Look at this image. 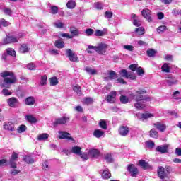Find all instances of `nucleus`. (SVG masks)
Here are the masks:
<instances>
[{"label":"nucleus","instance_id":"1","mask_svg":"<svg viewBox=\"0 0 181 181\" xmlns=\"http://www.w3.org/2000/svg\"><path fill=\"white\" fill-rule=\"evenodd\" d=\"M145 94H146V90L139 88L136 90L135 94L131 93L129 95L130 98L136 101L134 104V107L136 110H144V108H145L146 101H151V97Z\"/></svg>","mask_w":181,"mask_h":181},{"label":"nucleus","instance_id":"2","mask_svg":"<svg viewBox=\"0 0 181 181\" xmlns=\"http://www.w3.org/2000/svg\"><path fill=\"white\" fill-rule=\"evenodd\" d=\"M0 76L4 78L3 83L0 86L4 88H11V86L16 84V81H18L16 75L11 71H4L0 74Z\"/></svg>","mask_w":181,"mask_h":181},{"label":"nucleus","instance_id":"3","mask_svg":"<svg viewBox=\"0 0 181 181\" xmlns=\"http://www.w3.org/2000/svg\"><path fill=\"white\" fill-rule=\"evenodd\" d=\"M108 47H109L108 45L104 42H100L96 47L93 45H89L88 49V50H91L94 49L99 54H105V53L107 52V49H108Z\"/></svg>","mask_w":181,"mask_h":181},{"label":"nucleus","instance_id":"4","mask_svg":"<svg viewBox=\"0 0 181 181\" xmlns=\"http://www.w3.org/2000/svg\"><path fill=\"white\" fill-rule=\"evenodd\" d=\"M58 134H59V139H66V141H71V142L76 144V140L71 136L70 133L65 131H59Z\"/></svg>","mask_w":181,"mask_h":181},{"label":"nucleus","instance_id":"5","mask_svg":"<svg viewBox=\"0 0 181 181\" xmlns=\"http://www.w3.org/2000/svg\"><path fill=\"white\" fill-rule=\"evenodd\" d=\"M18 159H19V154L13 151L9 160V165L12 169H16V162H18Z\"/></svg>","mask_w":181,"mask_h":181},{"label":"nucleus","instance_id":"6","mask_svg":"<svg viewBox=\"0 0 181 181\" xmlns=\"http://www.w3.org/2000/svg\"><path fill=\"white\" fill-rule=\"evenodd\" d=\"M66 57L69 58L70 62H72L73 63H78V57H77L76 54L73 52L71 49H66Z\"/></svg>","mask_w":181,"mask_h":181},{"label":"nucleus","instance_id":"7","mask_svg":"<svg viewBox=\"0 0 181 181\" xmlns=\"http://www.w3.org/2000/svg\"><path fill=\"white\" fill-rule=\"evenodd\" d=\"M127 171L130 173V176H132V177H136L139 174L138 168H136L134 164H129L127 165Z\"/></svg>","mask_w":181,"mask_h":181},{"label":"nucleus","instance_id":"8","mask_svg":"<svg viewBox=\"0 0 181 181\" xmlns=\"http://www.w3.org/2000/svg\"><path fill=\"white\" fill-rule=\"evenodd\" d=\"M67 122H70V117H67L66 116L61 117L55 119L54 122V127H57V125H64L67 124Z\"/></svg>","mask_w":181,"mask_h":181},{"label":"nucleus","instance_id":"9","mask_svg":"<svg viewBox=\"0 0 181 181\" xmlns=\"http://www.w3.org/2000/svg\"><path fill=\"white\" fill-rule=\"evenodd\" d=\"M157 175L160 179H166L168 177V173H166V170H165V168L162 166H159L157 170Z\"/></svg>","mask_w":181,"mask_h":181},{"label":"nucleus","instance_id":"10","mask_svg":"<svg viewBox=\"0 0 181 181\" xmlns=\"http://www.w3.org/2000/svg\"><path fill=\"white\" fill-rule=\"evenodd\" d=\"M117 97V91L113 90L111 91L106 97V101L109 103V104H114L115 103V98Z\"/></svg>","mask_w":181,"mask_h":181},{"label":"nucleus","instance_id":"11","mask_svg":"<svg viewBox=\"0 0 181 181\" xmlns=\"http://www.w3.org/2000/svg\"><path fill=\"white\" fill-rule=\"evenodd\" d=\"M18 42V37L13 35L6 37L3 40L4 45H9L11 43H16Z\"/></svg>","mask_w":181,"mask_h":181},{"label":"nucleus","instance_id":"12","mask_svg":"<svg viewBox=\"0 0 181 181\" xmlns=\"http://www.w3.org/2000/svg\"><path fill=\"white\" fill-rule=\"evenodd\" d=\"M118 132L121 136H127L129 134V127L128 126H120Z\"/></svg>","mask_w":181,"mask_h":181},{"label":"nucleus","instance_id":"13","mask_svg":"<svg viewBox=\"0 0 181 181\" xmlns=\"http://www.w3.org/2000/svg\"><path fill=\"white\" fill-rule=\"evenodd\" d=\"M141 15L148 21V22H152V14L149 9H143Z\"/></svg>","mask_w":181,"mask_h":181},{"label":"nucleus","instance_id":"14","mask_svg":"<svg viewBox=\"0 0 181 181\" xmlns=\"http://www.w3.org/2000/svg\"><path fill=\"white\" fill-rule=\"evenodd\" d=\"M139 166L144 169V170H148L149 169H152V165H149L148 162L145 161V160H139Z\"/></svg>","mask_w":181,"mask_h":181},{"label":"nucleus","instance_id":"15","mask_svg":"<svg viewBox=\"0 0 181 181\" xmlns=\"http://www.w3.org/2000/svg\"><path fill=\"white\" fill-rule=\"evenodd\" d=\"M169 146L167 144L158 146L156 147V152H160V153H168L169 152Z\"/></svg>","mask_w":181,"mask_h":181},{"label":"nucleus","instance_id":"16","mask_svg":"<svg viewBox=\"0 0 181 181\" xmlns=\"http://www.w3.org/2000/svg\"><path fill=\"white\" fill-rule=\"evenodd\" d=\"M7 103L9 107H11V108H15V107H16V104L19 103V100H18L16 98L12 97L8 100Z\"/></svg>","mask_w":181,"mask_h":181},{"label":"nucleus","instance_id":"17","mask_svg":"<svg viewBox=\"0 0 181 181\" xmlns=\"http://www.w3.org/2000/svg\"><path fill=\"white\" fill-rule=\"evenodd\" d=\"M111 172H110L109 169H105L102 172L101 177L105 180H108V179H111Z\"/></svg>","mask_w":181,"mask_h":181},{"label":"nucleus","instance_id":"18","mask_svg":"<svg viewBox=\"0 0 181 181\" xmlns=\"http://www.w3.org/2000/svg\"><path fill=\"white\" fill-rule=\"evenodd\" d=\"M4 129L7 131H15V124L13 123L8 122L4 123Z\"/></svg>","mask_w":181,"mask_h":181},{"label":"nucleus","instance_id":"19","mask_svg":"<svg viewBox=\"0 0 181 181\" xmlns=\"http://www.w3.org/2000/svg\"><path fill=\"white\" fill-rule=\"evenodd\" d=\"M35 97L33 96H29L26 98L25 100V105H29V106L35 105Z\"/></svg>","mask_w":181,"mask_h":181},{"label":"nucleus","instance_id":"20","mask_svg":"<svg viewBox=\"0 0 181 181\" xmlns=\"http://www.w3.org/2000/svg\"><path fill=\"white\" fill-rule=\"evenodd\" d=\"M23 162H25L28 165H32L35 163V159L30 156H24L23 158Z\"/></svg>","mask_w":181,"mask_h":181},{"label":"nucleus","instance_id":"21","mask_svg":"<svg viewBox=\"0 0 181 181\" xmlns=\"http://www.w3.org/2000/svg\"><path fill=\"white\" fill-rule=\"evenodd\" d=\"M153 126L156 127L158 131H160V132H164L165 129H166V126L160 122L154 123Z\"/></svg>","mask_w":181,"mask_h":181},{"label":"nucleus","instance_id":"22","mask_svg":"<svg viewBox=\"0 0 181 181\" xmlns=\"http://www.w3.org/2000/svg\"><path fill=\"white\" fill-rule=\"evenodd\" d=\"M71 152H72V153H74L75 155H81V147L78 146H74L71 148Z\"/></svg>","mask_w":181,"mask_h":181},{"label":"nucleus","instance_id":"23","mask_svg":"<svg viewBox=\"0 0 181 181\" xmlns=\"http://www.w3.org/2000/svg\"><path fill=\"white\" fill-rule=\"evenodd\" d=\"M69 32L71 35V36H73V37L76 36H79L80 35V33H78V29H77L76 27H71L69 28Z\"/></svg>","mask_w":181,"mask_h":181},{"label":"nucleus","instance_id":"24","mask_svg":"<svg viewBox=\"0 0 181 181\" xmlns=\"http://www.w3.org/2000/svg\"><path fill=\"white\" fill-rule=\"evenodd\" d=\"M89 155L91 156V158H95L97 159V158L100 156V152H98V150L97 149H92L89 151Z\"/></svg>","mask_w":181,"mask_h":181},{"label":"nucleus","instance_id":"25","mask_svg":"<svg viewBox=\"0 0 181 181\" xmlns=\"http://www.w3.org/2000/svg\"><path fill=\"white\" fill-rule=\"evenodd\" d=\"M26 120L29 122L30 124H36L37 122V119L32 115H26Z\"/></svg>","mask_w":181,"mask_h":181},{"label":"nucleus","instance_id":"26","mask_svg":"<svg viewBox=\"0 0 181 181\" xmlns=\"http://www.w3.org/2000/svg\"><path fill=\"white\" fill-rule=\"evenodd\" d=\"M30 49L28 47L27 44H22L19 48L20 53H28Z\"/></svg>","mask_w":181,"mask_h":181},{"label":"nucleus","instance_id":"27","mask_svg":"<svg viewBox=\"0 0 181 181\" xmlns=\"http://www.w3.org/2000/svg\"><path fill=\"white\" fill-rule=\"evenodd\" d=\"M54 46L57 49H63L64 47V42L62 41V40H55Z\"/></svg>","mask_w":181,"mask_h":181},{"label":"nucleus","instance_id":"28","mask_svg":"<svg viewBox=\"0 0 181 181\" xmlns=\"http://www.w3.org/2000/svg\"><path fill=\"white\" fill-rule=\"evenodd\" d=\"M104 135V131L100 129H95L93 132V136H95V138H101Z\"/></svg>","mask_w":181,"mask_h":181},{"label":"nucleus","instance_id":"29","mask_svg":"<svg viewBox=\"0 0 181 181\" xmlns=\"http://www.w3.org/2000/svg\"><path fill=\"white\" fill-rule=\"evenodd\" d=\"M49 84L50 86H57L59 84V80L57 79V77L53 76L49 78Z\"/></svg>","mask_w":181,"mask_h":181},{"label":"nucleus","instance_id":"30","mask_svg":"<svg viewBox=\"0 0 181 181\" xmlns=\"http://www.w3.org/2000/svg\"><path fill=\"white\" fill-rule=\"evenodd\" d=\"M146 53L148 57H155L156 54V51L153 49L149 48L147 49Z\"/></svg>","mask_w":181,"mask_h":181},{"label":"nucleus","instance_id":"31","mask_svg":"<svg viewBox=\"0 0 181 181\" xmlns=\"http://www.w3.org/2000/svg\"><path fill=\"white\" fill-rule=\"evenodd\" d=\"M105 160L108 163H112V162H114V158H112V153H107L105 156Z\"/></svg>","mask_w":181,"mask_h":181},{"label":"nucleus","instance_id":"32","mask_svg":"<svg viewBox=\"0 0 181 181\" xmlns=\"http://www.w3.org/2000/svg\"><path fill=\"white\" fill-rule=\"evenodd\" d=\"M162 71L164 73H170V67H169V64L165 63L161 67Z\"/></svg>","mask_w":181,"mask_h":181},{"label":"nucleus","instance_id":"33","mask_svg":"<svg viewBox=\"0 0 181 181\" xmlns=\"http://www.w3.org/2000/svg\"><path fill=\"white\" fill-rule=\"evenodd\" d=\"M73 90L74 93H76L77 95H81V86H80L79 85L74 86Z\"/></svg>","mask_w":181,"mask_h":181},{"label":"nucleus","instance_id":"34","mask_svg":"<svg viewBox=\"0 0 181 181\" xmlns=\"http://www.w3.org/2000/svg\"><path fill=\"white\" fill-rule=\"evenodd\" d=\"M66 6L69 9H74L76 8V1L70 0L67 2Z\"/></svg>","mask_w":181,"mask_h":181},{"label":"nucleus","instance_id":"35","mask_svg":"<svg viewBox=\"0 0 181 181\" xmlns=\"http://www.w3.org/2000/svg\"><path fill=\"white\" fill-rule=\"evenodd\" d=\"M49 138V134L47 133H43L41 134H39L37 136L38 141H45V139H47Z\"/></svg>","mask_w":181,"mask_h":181},{"label":"nucleus","instance_id":"36","mask_svg":"<svg viewBox=\"0 0 181 181\" xmlns=\"http://www.w3.org/2000/svg\"><path fill=\"white\" fill-rule=\"evenodd\" d=\"M6 53L8 54V56H12L13 57H16V52L15 49L12 48H8L6 49Z\"/></svg>","mask_w":181,"mask_h":181},{"label":"nucleus","instance_id":"37","mask_svg":"<svg viewBox=\"0 0 181 181\" xmlns=\"http://www.w3.org/2000/svg\"><path fill=\"white\" fill-rule=\"evenodd\" d=\"M85 70L88 73V74H92V76H94V75L97 74V70L93 69L90 66L86 67Z\"/></svg>","mask_w":181,"mask_h":181},{"label":"nucleus","instance_id":"38","mask_svg":"<svg viewBox=\"0 0 181 181\" xmlns=\"http://www.w3.org/2000/svg\"><path fill=\"white\" fill-rule=\"evenodd\" d=\"M109 78L110 80H115L117 78V73L112 70L108 71Z\"/></svg>","mask_w":181,"mask_h":181},{"label":"nucleus","instance_id":"39","mask_svg":"<svg viewBox=\"0 0 181 181\" xmlns=\"http://www.w3.org/2000/svg\"><path fill=\"white\" fill-rule=\"evenodd\" d=\"M135 32L137 33V35H139V36H141L145 34V28L142 27L137 28H136Z\"/></svg>","mask_w":181,"mask_h":181},{"label":"nucleus","instance_id":"40","mask_svg":"<svg viewBox=\"0 0 181 181\" xmlns=\"http://www.w3.org/2000/svg\"><path fill=\"white\" fill-rule=\"evenodd\" d=\"M129 102V98H128L127 96H125V95L120 96V103H122V104H128Z\"/></svg>","mask_w":181,"mask_h":181},{"label":"nucleus","instance_id":"41","mask_svg":"<svg viewBox=\"0 0 181 181\" xmlns=\"http://www.w3.org/2000/svg\"><path fill=\"white\" fill-rule=\"evenodd\" d=\"M50 9H51L50 13H52V15H57V13H59V7L56 6H52L50 7Z\"/></svg>","mask_w":181,"mask_h":181},{"label":"nucleus","instance_id":"42","mask_svg":"<svg viewBox=\"0 0 181 181\" xmlns=\"http://www.w3.org/2000/svg\"><path fill=\"white\" fill-rule=\"evenodd\" d=\"M99 127H100L102 129H107V122L104 119H100L99 122Z\"/></svg>","mask_w":181,"mask_h":181},{"label":"nucleus","instance_id":"43","mask_svg":"<svg viewBox=\"0 0 181 181\" xmlns=\"http://www.w3.org/2000/svg\"><path fill=\"white\" fill-rule=\"evenodd\" d=\"M151 138H158V132L155 129H152L149 132Z\"/></svg>","mask_w":181,"mask_h":181},{"label":"nucleus","instance_id":"44","mask_svg":"<svg viewBox=\"0 0 181 181\" xmlns=\"http://www.w3.org/2000/svg\"><path fill=\"white\" fill-rule=\"evenodd\" d=\"M105 35V32L101 30H96L94 33V35L97 37H100L101 36H104Z\"/></svg>","mask_w":181,"mask_h":181},{"label":"nucleus","instance_id":"45","mask_svg":"<svg viewBox=\"0 0 181 181\" xmlns=\"http://www.w3.org/2000/svg\"><path fill=\"white\" fill-rule=\"evenodd\" d=\"M47 84V76L44 75L41 77L40 86H46Z\"/></svg>","mask_w":181,"mask_h":181},{"label":"nucleus","instance_id":"46","mask_svg":"<svg viewBox=\"0 0 181 181\" xmlns=\"http://www.w3.org/2000/svg\"><path fill=\"white\" fill-rule=\"evenodd\" d=\"M95 9H98V11H101L102 9H104V4L103 3L96 2L94 4Z\"/></svg>","mask_w":181,"mask_h":181},{"label":"nucleus","instance_id":"47","mask_svg":"<svg viewBox=\"0 0 181 181\" xmlns=\"http://www.w3.org/2000/svg\"><path fill=\"white\" fill-rule=\"evenodd\" d=\"M95 32L93 28H88L85 30V35L86 36H93L94 35Z\"/></svg>","mask_w":181,"mask_h":181},{"label":"nucleus","instance_id":"48","mask_svg":"<svg viewBox=\"0 0 181 181\" xmlns=\"http://www.w3.org/2000/svg\"><path fill=\"white\" fill-rule=\"evenodd\" d=\"M167 83L168 86H173V84L177 83V80L174 79L173 78H169V79L167 80Z\"/></svg>","mask_w":181,"mask_h":181},{"label":"nucleus","instance_id":"49","mask_svg":"<svg viewBox=\"0 0 181 181\" xmlns=\"http://www.w3.org/2000/svg\"><path fill=\"white\" fill-rule=\"evenodd\" d=\"M120 74L122 75V77H124L125 78H128V75L129 74L128 73V71L127 69H122L120 71Z\"/></svg>","mask_w":181,"mask_h":181},{"label":"nucleus","instance_id":"50","mask_svg":"<svg viewBox=\"0 0 181 181\" xmlns=\"http://www.w3.org/2000/svg\"><path fill=\"white\" fill-rule=\"evenodd\" d=\"M18 134H22V132H25L26 131V126L25 124H21L18 129H17Z\"/></svg>","mask_w":181,"mask_h":181},{"label":"nucleus","instance_id":"51","mask_svg":"<svg viewBox=\"0 0 181 181\" xmlns=\"http://www.w3.org/2000/svg\"><path fill=\"white\" fill-rule=\"evenodd\" d=\"M0 22L1 25H2V26H4V28H6V26H9L11 25V23L8 22L4 18H1Z\"/></svg>","mask_w":181,"mask_h":181},{"label":"nucleus","instance_id":"52","mask_svg":"<svg viewBox=\"0 0 181 181\" xmlns=\"http://www.w3.org/2000/svg\"><path fill=\"white\" fill-rule=\"evenodd\" d=\"M146 144L147 145L148 148H150V149H153V148H155V142L149 140L146 142Z\"/></svg>","mask_w":181,"mask_h":181},{"label":"nucleus","instance_id":"53","mask_svg":"<svg viewBox=\"0 0 181 181\" xmlns=\"http://www.w3.org/2000/svg\"><path fill=\"white\" fill-rule=\"evenodd\" d=\"M136 73L139 76H144V74H145V71H144V69H142V67L139 66L137 67Z\"/></svg>","mask_w":181,"mask_h":181},{"label":"nucleus","instance_id":"54","mask_svg":"<svg viewBox=\"0 0 181 181\" xmlns=\"http://www.w3.org/2000/svg\"><path fill=\"white\" fill-rule=\"evenodd\" d=\"M151 117H153L152 113H143L141 115V118L144 119H148V118H151Z\"/></svg>","mask_w":181,"mask_h":181},{"label":"nucleus","instance_id":"55","mask_svg":"<svg viewBox=\"0 0 181 181\" xmlns=\"http://www.w3.org/2000/svg\"><path fill=\"white\" fill-rule=\"evenodd\" d=\"M27 69L28 70H36V65L33 63H29L27 65Z\"/></svg>","mask_w":181,"mask_h":181},{"label":"nucleus","instance_id":"56","mask_svg":"<svg viewBox=\"0 0 181 181\" xmlns=\"http://www.w3.org/2000/svg\"><path fill=\"white\" fill-rule=\"evenodd\" d=\"M54 26L57 29H63V28H64V24L62 22H58L54 23Z\"/></svg>","mask_w":181,"mask_h":181},{"label":"nucleus","instance_id":"57","mask_svg":"<svg viewBox=\"0 0 181 181\" xmlns=\"http://www.w3.org/2000/svg\"><path fill=\"white\" fill-rule=\"evenodd\" d=\"M42 169L43 170H49L50 169V167H49V163H47V161H45L42 163Z\"/></svg>","mask_w":181,"mask_h":181},{"label":"nucleus","instance_id":"58","mask_svg":"<svg viewBox=\"0 0 181 181\" xmlns=\"http://www.w3.org/2000/svg\"><path fill=\"white\" fill-rule=\"evenodd\" d=\"M1 93L4 94V95H5L6 97H7L8 95H12V92H9V90L6 88H4L2 90Z\"/></svg>","mask_w":181,"mask_h":181},{"label":"nucleus","instance_id":"59","mask_svg":"<svg viewBox=\"0 0 181 181\" xmlns=\"http://www.w3.org/2000/svg\"><path fill=\"white\" fill-rule=\"evenodd\" d=\"M129 67L130 70H132V71H136V70L138 69V64H132L129 65Z\"/></svg>","mask_w":181,"mask_h":181},{"label":"nucleus","instance_id":"60","mask_svg":"<svg viewBox=\"0 0 181 181\" xmlns=\"http://www.w3.org/2000/svg\"><path fill=\"white\" fill-rule=\"evenodd\" d=\"M166 29V26L165 25H161V26H159L158 28H157V32L158 33H162L163 32H165V30Z\"/></svg>","mask_w":181,"mask_h":181},{"label":"nucleus","instance_id":"61","mask_svg":"<svg viewBox=\"0 0 181 181\" xmlns=\"http://www.w3.org/2000/svg\"><path fill=\"white\" fill-rule=\"evenodd\" d=\"M93 98H86L84 99V103L85 104H87V105L93 104Z\"/></svg>","mask_w":181,"mask_h":181},{"label":"nucleus","instance_id":"62","mask_svg":"<svg viewBox=\"0 0 181 181\" xmlns=\"http://www.w3.org/2000/svg\"><path fill=\"white\" fill-rule=\"evenodd\" d=\"M61 37H66V39H73V36L70 35L69 33H61Z\"/></svg>","mask_w":181,"mask_h":181},{"label":"nucleus","instance_id":"63","mask_svg":"<svg viewBox=\"0 0 181 181\" xmlns=\"http://www.w3.org/2000/svg\"><path fill=\"white\" fill-rule=\"evenodd\" d=\"M4 12L5 15H8L9 16H11V15H12V10H11V8H5L4 9Z\"/></svg>","mask_w":181,"mask_h":181},{"label":"nucleus","instance_id":"64","mask_svg":"<svg viewBox=\"0 0 181 181\" xmlns=\"http://www.w3.org/2000/svg\"><path fill=\"white\" fill-rule=\"evenodd\" d=\"M105 16L107 19H111V18H112V12H111V11H105Z\"/></svg>","mask_w":181,"mask_h":181}]
</instances>
